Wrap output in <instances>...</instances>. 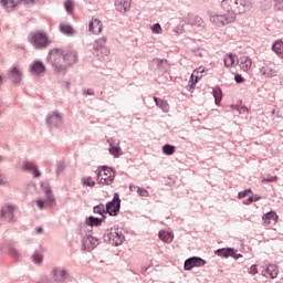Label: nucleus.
I'll return each instance as SVG.
<instances>
[{
  "instance_id": "obj_48",
  "label": "nucleus",
  "mask_w": 283,
  "mask_h": 283,
  "mask_svg": "<svg viewBox=\"0 0 283 283\" xmlns=\"http://www.w3.org/2000/svg\"><path fill=\"white\" fill-rule=\"evenodd\" d=\"M277 181V177H271L269 179H263V182H274Z\"/></svg>"
},
{
  "instance_id": "obj_41",
  "label": "nucleus",
  "mask_w": 283,
  "mask_h": 283,
  "mask_svg": "<svg viewBox=\"0 0 283 283\" xmlns=\"http://www.w3.org/2000/svg\"><path fill=\"white\" fill-rule=\"evenodd\" d=\"M202 24V20L198 17H193V27H200Z\"/></svg>"
},
{
  "instance_id": "obj_4",
  "label": "nucleus",
  "mask_w": 283,
  "mask_h": 283,
  "mask_svg": "<svg viewBox=\"0 0 283 283\" xmlns=\"http://www.w3.org/2000/svg\"><path fill=\"white\" fill-rule=\"evenodd\" d=\"M29 44L33 45L36 50H43L46 45H50V41L46 40L45 33L33 32V35L29 36Z\"/></svg>"
},
{
  "instance_id": "obj_24",
  "label": "nucleus",
  "mask_w": 283,
  "mask_h": 283,
  "mask_svg": "<svg viewBox=\"0 0 283 283\" xmlns=\"http://www.w3.org/2000/svg\"><path fill=\"white\" fill-rule=\"evenodd\" d=\"M216 255H220L222 258H241V255L233 254V249H220L216 250Z\"/></svg>"
},
{
  "instance_id": "obj_19",
  "label": "nucleus",
  "mask_w": 283,
  "mask_h": 283,
  "mask_svg": "<svg viewBox=\"0 0 283 283\" xmlns=\"http://www.w3.org/2000/svg\"><path fill=\"white\" fill-rule=\"evenodd\" d=\"M238 61H241V57L233 54H227L223 56V67H233V64L238 63Z\"/></svg>"
},
{
  "instance_id": "obj_15",
  "label": "nucleus",
  "mask_w": 283,
  "mask_h": 283,
  "mask_svg": "<svg viewBox=\"0 0 283 283\" xmlns=\"http://www.w3.org/2000/svg\"><path fill=\"white\" fill-rule=\"evenodd\" d=\"M45 72V67H43V63L40 61H33V64H29V74H33V76L43 75Z\"/></svg>"
},
{
  "instance_id": "obj_12",
  "label": "nucleus",
  "mask_w": 283,
  "mask_h": 283,
  "mask_svg": "<svg viewBox=\"0 0 283 283\" xmlns=\"http://www.w3.org/2000/svg\"><path fill=\"white\" fill-rule=\"evenodd\" d=\"M200 266H205V260H201L200 258H190L184 262L185 271H189V270H192L193 268H200Z\"/></svg>"
},
{
  "instance_id": "obj_52",
  "label": "nucleus",
  "mask_w": 283,
  "mask_h": 283,
  "mask_svg": "<svg viewBox=\"0 0 283 283\" xmlns=\"http://www.w3.org/2000/svg\"><path fill=\"white\" fill-rule=\"evenodd\" d=\"M3 161V157H0V163H2Z\"/></svg>"
},
{
  "instance_id": "obj_6",
  "label": "nucleus",
  "mask_w": 283,
  "mask_h": 283,
  "mask_svg": "<svg viewBox=\"0 0 283 283\" xmlns=\"http://www.w3.org/2000/svg\"><path fill=\"white\" fill-rule=\"evenodd\" d=\"M114 172L109 167L98 168L97 181L98 185L109 186L113 184Z\"/></svg>"
},
{
  "instance_id": "obj_3",
  "label": "nucleus",
  "mask_w": 283,
  "mask_h": 283,
  "mask_svg": "<svg viewBox=\"0 0 283 283\" xmlns=\"http://www.w3.org/2000/svg\"><path fill=\"white\" fill-rule=\"evenodd\" d=\"M220 8L229 14H241L249 10V0H223Z\"/></svg>"
},
{
  "instance_id": "obj_32",
  "label": "nucleus",
  "mask_w": 283,
  "mask_h": 283,
  "mask_svg": "<svg viewBox=\"0 0 283 283\" xmlns=\"http://www.w3.org/2000/svg\"><path fill=\"white\" fill-rule=\"evenodd\" d=\"M161 153L165 154V156H171L175 154V146L165 145L161 147Z\"/></svg>"
},
{
  "instance_id": "obj_38",
  "label": "nucleus",
  "mask_w": 283,
  "mask_h": 283,
  "mask_svg": "<svg viewBox=\"0 0 283 283\" xmlns=\"http://www.w3.org/2000/svg\"><path fill=\"white\" fill-rule=\"evenodd\" d=\"M249 195H252V190L245 189V191L238 192V199H244V197H248Z\"/></svg>"
},
{
  "instance_id": "obj_11",
  "label": "nucleus",
  "mask_w": 283,
  "mask_h": 283,
  "mask_svg": "<svg viewBox=\"0 0 283 283\" xmlns=\"http://www.w3.org/2000/svg\"><path fill=\"white\" fill-rule=\"evenodd\" d=\"M200 73H205L203 67H198V70H193V73L190 74V82L187 84V91L188 92H193L195 85H197V81L200 80Z\"/></svg>"
},
{
  "instance_id": "obj_1",
  "label": "nucleus",
  "mask_w": 283,
  "mask_h": 283,
  "mask_svg": "<svg viewBox=\"0 0 283 283\" xmlns=\"http://www.w3.org/2000/svg\"><path fill=\"white\" fill-rule=\"evenodd\" d=\"M48 63H51V67L55 69V72H65L73 64H76V53L51 49V52L48 53Z\"/></svg>"
},
{
  "instance_id": "obj_16",
  "label": "nucleus",
  "mask_w": 283,
  "mask_h": 283,
  "mask_svg": "<svg viewBox=\"0 0 283 283\" xmlns=\"http://www.w3.org/2000/svg\"><path fill=\"white\" fill-rule=\"evenodd\" d=\"M87 32H92V34L102 33V21L92 18V21L87 22Z\"/></svg>"
},
{
  "instance_id": "obj_40",
  "label": "nucleus",
  "mask_w": 283,
  "mask_h": 283,
  "mask_svg": "<svg viewBox=\"0 0 283 283\" xmlns=\"http://www.w3.org/2000/svg\"><path fill=\"white\" fill-rule=\"evenodd\" d=\"M84 186L94 187V180H91V177L84 178Z\"/></svg>"
},
{
  "instance_id": "obj_13",
  "label": "nucleus",
  "mask_w": 283,
  "mask_h": 283,
  "mask_svg": "<svg viewBox=\"0 0 283 283\" xmlns=\"http://www.w3.org/2000/svg\"><path fill=\"white\" fill-rule=\"evenodd\" d=\"M0 218H3V221L11 222L13 221V206L3 205L0 208Z\"/></svg>"
},
{
  "instance_id": "obj_35",
  "label": "nucleus",
  "mask_w": 283,
  "mask_h": 283,
  "mask_svg": "<svg viewBox=\"0 0 283 283\" xmlns=\"http://www.w3.org/2000/svg\"><path fill=\"white\" fill-rule=\"evenodd\" d=\"M99 223H102V220H98V218H87V227H98Z\"/></svg>"
},
{
  "instance_id": "obj_53",
  "label": "nucleus",
  "mask_w": 283,
  "mask_h": 283,
  "mask_svg": "<svg viewBox=\"0 0 283 283\" xmlns=\"http://www.w3.org/2000/svg\"><path fill=\"white\" fill-rule=\"evenodd\" d=\"M87 95H93V93H91V92H87Z\"/></svg>"
},
{
  "instance_id": "obj_22",
  "label": "nucleus",
  "mask_w": 283,
  "mask_h": 283,
  "mask_svg": "<svg viewBox=\"0 0 283 283\" xmlns=\"http://www.w3.org/2000/svg\"><path fill=\"white\" fill-rule=\"evenodd\" d=\"M263 276H266L271 280L277 277V266L274 264L268 265V269H263Z\"/></svg>"
},
{
  "instance_id": "obj_46",
  "label": "nucleus",
  "mask_w": 283,
  "mask_h": 283,
  "mask_svg": "<svg viewBox=\"0 0 283 283\" xmlns=\"http://www.w3.org/2000/svg\"><path fill=\"white\" fill-rule=\"evenodd\" d=\"M274 7H279V10L283 7V0H274Z\"/></svg>"
},
{
  "instance_id": "obj_9",
  "label": "nucleus",
  "mask_w": 283,
  "mask_h": 283,
  "mask_svg": "<svg viewBox=\"0 0 283 283\" xmlns=\"http://www.w3.org/2000/svg\"><path fill=\"white\" fill-rule=\"evenodd\" d=\"M35 0H0V6L3 7L7 11L18 8V3L32 4Z\"/></svg>"
},
{
  "instance_id": "obj_47",
  "label": "nucleus",
  "mask_w": 283,
  "mask_h": 283,
  "mask_svg": "<svg viewBox=\"0 0 283 283\" xmlns=\"http://www.w3.org/2000/svg\"><path fill=\"white\" fill-rule=\"evenodd\" d=\"M255 273H258L255 265L249 266V274L255 275Z\"/></svg>"
},
{
  "instance_id": "obj_21",
  "label": "nucleus",
  "mask_w": 283,
  "mask_h": 283,
  "mask_svg": "<svg viewBox=\"0 0 283 283\" xmlns=\"http://www.w3.org/2000/svg\"><path fill=\"white\" fill-rule=\"evenodd\" d=\"M122 242H124V235L116 231L109 232V243H112L115 247H118Z\"/></svg>"
},
{
  "instance_id": "obj_20",
  "label": "nucleus",
  "mask_w": 283,
  "mask_h": 283,
  "mask_svg": "<svg viewBox=\"0 0 283 283\" xmlns=\"http://www.w3.org/2000/svg\"><path fill=\"white\" fill-rule=\"evenodd\" d=\"M263 227H270V224H274L277 221V214L274 211L268 212L263 214Z\"/></svg>"
},
{
  "instance_id": "obj_39",
  "label": "nucleus",
  "mask_w": 283,
  "mask_h": 283,
  "mask_svg": "<svg viewBox=\"0 0 283 283\" xmlns=\"http://www.w3.org/2000/svg\"><path fill=\"white\" fill-rule=\"evenodd\" d=\"M151 31H154V34L163 33V30H160V24H154V27H151Z\"/></svg>"
},
{
  "instance_id": "obj_29",
  "label": "nucleus",
  "mask_w": 283,
  "mask_h": 283,
  "mask_svg": "<svg viewBox=\"0 0 283 283\" xmlns=\"http://www.w3.org/2000/svg\"><path fill=\"white\" fill-rule=\"evenodd\" d=\"M271 52L281 55L283 53V43H281V41H274V44L271 45Z\"/></svg>"
},
{
  "instance_id": "obj_51",
  "label": "nucleus",
  "mask_w": 283,
  "mask_h": 283,
  "mask_svg": "<svg viewBox=\"0 0 283 283\" xmlns=\"http://www.w3.org/2000/svg\"><path fill=\"white\" fill-rule=\"evenodd\" d=\"M0 84H3V74H0Z\"/></svg>"
},
{
  "instance_id": "obj_26",
  "label": "nucleus",
  "mask_w": 283,
  "mask_h": 283,
  "mask_svg": "<svg viewBox=\"0 0 283 283\" xmlns=\"http://www.w3.org/2000/svg\"><path fill=\"white\" fill-rule=\"evenodd\" d=\"M157 239H161V242L165 243H171V240L174 239V234L168 231H159L157 232Z\"/></svg>"
},
{
  "instance_id": "obj_5",
  "label": "nucleus",
  "mask_w": 283,
  "mask_h": 283,
  "mask_svg": "<svg viewBox=\"0 0 283 283\" xmlns=\"http://www.w3.org/2000/svg\"><path fill=\"white\" fill-rule=\"evenodd\" d=\"M241 13H223V14H214L209 17V22L216 27H224L227 24L233 23V15Z\"/></svg>"
},
{
  "instance_id": "obj_8",
  "label": "nucleus",
  "mask_w": 283,
  "mask_h": 283,
  "mask_svg": "<svg viewBox=\"0 0 283 283\" xmlns=\"http://www.w3.org/2000/svg\"><path fill=\"white\" fill-rule=\"evenodd\" d=\"M93 51H95V56L102 57L109 55V49L105 48V39L95 40V44H93Z\"/></svg>"
},
{
  "instance_id": "obj_30",
  "label": "nucleus",
  "mask_w": 283,
  "mask_h": 283,
  "mask_svg": "<svg viewBox=\"0 0 283 283\" xmlns=\"http://www.w3.org/2000/svg\"><path fill=\"white\" fill-rule=\"evenodd\" d=\"M45 193H48V200H36V207L40 209H43L46 205H50V202L54 201V199L50 198V190L45 189Z\"/></svg>"
},
{
  "instance_id": "obj_23",
  "label": "nucleus",
  "mask_w": 283,
  "mask_h": 283,
  "mask_svg": "<svg viewBox=\"0 0 283 283\" xmlns=\"http://www.w3.org/2000/svg\"><path fill=\"white\" fill-rule=\"evenodd\" d=\"M59 124H61V115H57V113H51V115H48L49 127H57Z\"/></svg>"
},
{
  "instance_id": "obj_42",
  "label": "nucleus",
  "mask_w": 283,
  "mask_h": 283,
  "mask_svg": "<svg viewBox=\"0 0 283 283\" xmlns=\"http://www.w3.org/2000/svg\"><path fill=\"white\" fill-rule=\"evenodd\" d=\"M7 176L0 175V186H7Z\"/></svg>"
},
{
  "instance_id": "obj_34",
  "label": "nucleus",
  "mask_w": 283,
  "mask_h": 283,
  "mask_svg": "<svg viewBox=\"0 0 283 283\" xmlns=\"http://www.w3.org/2000/svg\"><path fill=\"white\" fill-rule=\"evenodd\" d=\"M212 98H216V105H219V101L222 99V91L219 88L212 90Z\"/></svg>"
},
{
  "instance_id": "obj_31",
  "label": "nucleus",
  "mask_w": 283,
  "mask_h": 283,
  "mask_svg": "<svg viewBox=\"0 0 283 283\" xmlns=\"http://www.w3.org/2000/svg\"><path fill=\"white\" fill-rule=\"evenodd\" d=\"M59 32H62V34L70 36L72 35V27H69L66 23L59 24Z\"/></svg>"
},
{
  "instance_id": "obj_33",
  "label": "nucleus",
  "mask_w": 283,
  "mask_h": 283,
  "mask_svg": "<svg viewBox=\"0 0 283 283\" xmlns=\"http://www.w3.org/2000/svg\"><path fill=\"white\" fill-rule=\"evenodd\" d=\"M128 189L139 193V197H148L149 196V192H147L146 189H142L136 186H130V187H128Z\"/></svg>"
},
{
  "instance_id": "obj_36",
  "label": "nucleus",
  "mask_w": 283,
  "mask_h": 283,
  "mask_svg": "<svg viewBox=\"0 0 283 283\" xmlns=\"http://www.w3.org/2000/svg\"><path fill=\"white\" fill-rule=\"evenodd\" d=\"M259 201V196H252L249 197V199H245V201H241V203L249 206L252 205V202Z\"/></svg>"
},
{
  "instance_id": "obj_18",
  "label": "nucleus",
  "mask_w": 283,
  "mask_h": 283,
  "mask_svg": "<svg viewBox=\"0 0 283 283\" xmlns=\"http://www.w3.org/2000/svg\"><path fill=\"white\" fill-rule=\"evenodd\" d=\"M260 72H262V75L265 78H274L277 76V70H274V66H263L262 69H260Z\"/></svg>"
},
{
  "instance_id": "obj_49",
  "label": "nucleus",
  "mask_w": 283,
  "mask_h": 283,
  "mask_svg": "<svg viewBox=\"0 0 283 283\" xmlns=\"http://www.w3.org/2000/svg\"><path fill=\"white\" fill-rule=\"evenodd\" d=\"M11 255L14 256V258H17V256H18V251L11 250Z\"/></svg>"
},
{
  "instance_id": "obj_44",
  "label": "nucleus",
  "mask_w": 283,
  "mask_h": 283,
  "mask_svg": "<svg viewBox=\"0 0 283 283\" xmlns=\"http://www.w3.org/2000/svg\"><path fill=\"white\" fill-rule=\"evenodd\" d=\"M64 7H66V12H72V1L66 0Z\"/></svg>"
},
{
  "instance_id": "obj_28",
  "label": "nucleus",
  "mask_w": 283,
  "mask_h": 283,
  "mask_svg": "<svg viewBox=\"0 0 283 283\" xmlns=\"http://www.w3.org/2000/svg\"><path fill=\"white\" fill-rule=\"evenodd\" d=\"M154 103H156L157 108H161V112L168 113V102L154 97Z\"/></svg>"
},
{
  "instance_id": "obj_27",
  "label": "nucleus",
  "mask_w": 283,
  "mask_h": 283,
  "mask_svg": "<svg viewBox=\"0 0 283 283\" xmlns=\"http://www.w3.org/2000/svg\"><path fill=\"white\" fill-rule=\"evenodd\" d=\"M120 147L113 144V140H109V156H113V158L120 157Z\"/></svg>"
},
{
  "instance_id": "obj_50",
  "label": "nucleus",
  "mask_w": 283,
  "mask_h": 283,
  "mask_svg": "<svg viewBox=\"0 0 283 283\" xmlns=\"http://www.w3.org/2000/svg\"><path fill=\"white\" fill-rule=\"evenodd\" d=\"M41 232H43V228H36V234H40Z\"/></svg>"
},
{
  "instance_id": "obj_37",
  "label": "nucleus",
  "mask_w": 283,
  "mask_h": 283,
  "mask_svg": "<svg viewBox=\"0 0 283 283\" xmlns=\"http://www.w3.org/2000/svg\"><path fill=\"white\" fill-rule=\"evenodd\" d=\"M40 262H43V255L40 254V252L33 253V263L40 264Z\"/></svg>"
},
{
  "instance_id": "obj_43",
  "label": "nucleus",
  "mask_w": 283,
  "mask_h": 283,
  "mask_svg": "<svg viewBox=\"0 0 283 283\" xmlns=\"http://www.w3.org/2000/svg\"><path fill=\"white\" fill-rule=\"evenodd\" d=\"M234 83L241 84L244 83V78L241 75H234Z\"/></svg>"
},
{
  "instance_id": "obj_2",
  "label": "nucleus",
  "mask_w": 283,
  "mask_h": 283,
  "mask_svg": "<svg viewBox=\"0 0 283 283\" xmlns=\"http://www.w3.org/2000/svg\"><path fill=\"white\" fill-rule=\"evenodd\" d=\"M95 214H109V217H116V213L120 212V198L118 195L113 193V200L106 205H98L93 208Z\"/></svg>"
},
{
  "instance_id": "obj_7",
  "label": "nucleus",
  "mask_w": 283,
  "mask_h": 283,
  "mask_svg": "<svg viewBox=\"0 0 283 283\" xmlns=\"http://www.w3.org/2000/svg\"><path fill=\"white\" fill-rule=\"evenodd\" d=\"M69 280V272L65 269H51V283H65Z\"/></svg>"
},
{
  "instance_id": "obj_45",
  "label": "nucleus",
  "mask_w": 283,
  "mask_h": 283,
  "mask_svg": "<svg viewBox=\"0 0 283 283\" xmlns=\"http://www.w3.org/2000/svg\"><path fill=\"white\" fill-rule=\"evenodd\" d=\"M86 242H93V244H95V247H98V239H93L91 237H87Z\"/></svg>"
},
{
  "instance_id": "obj_14",
  "label": "nucleus",
  "mask_w": 283,
  "mask_h": 283,
  "mask_svg": "<svg viewBox=\"0 0 283 283\" xmlns=\"http://www.w3.org/2000/svg\"><path fill=\"white\" fill-rule=\"evenodd\" d=\"M113 8L117 9V12L126 13L132 9V0H117L113 2Z\"/></svg>"
},
{
  "instance_id": "obj_25",
  "label": "nucleus",
  "mask_w": 283,
  "mask_h": 283,
  "mask_svg": "<svg viewBox=\"0 0 283 283\" xmlns=\"http://www.w3.org/2000/svg\"><path fill=\"white\" fill-rule=\"evenodd\" d=\"M22 170L33 174V178L40 177V170H35V165H32V163L23 164L22 165Z\"/></svg>"
},
{
  "instance_id": "obj_10",
  "label": "nucleus",
  "mask_w": 283,
  "mask_h": 283,
  "mask_svg": "<svg viewBox=\"0 0 283 283\" xmlns=\"http://www.w3.org/2000/svg\"><path fill=\"white\" fill-rule=\"evenodd\" d=\"M7 81H11L14 84L21 83V67L14 65L7 70Z\"/></svg>"
},
{
  "instance_id": "obj_17",
  "label": "nucleus",
  "mask_w": 283,
  "mask_h": 283,
  "mask_svg": "<svg viewBox=\"0 0 283 283\" xmlns=\"http://www.w3.org/2000/svg\"><path fill=\"white\" fill-rule=\"evenodd\" d=\"M234 65H238L241 72H249V70H252V60L249 56H241V60L234 63Z\"/></svg>"
}]
</instances>
